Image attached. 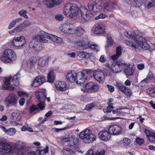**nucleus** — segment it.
Instances as JSON below:
<instances>
[{"label":"nucleus","mask_w":155,"mask_h":155,"mask_svg":"<svg viewBox=\"0 0 155 155\" xmlns=\"http://www.w3.org/2000/svg\"><path fill=\"white\" fill-rule=\"evenodd\" d=\"M44 36L38 35L36 37V38L39 39V41L41 42L45 43L48 42V40L45 37L57 43H60L63 41L62 38H61L45 32H44Z\"/></svg>","instance_id":"obj_4"},{"label":"nucleus","mask_w":155,"mask_h":155,"mask_svg":"<svg viewBox=\"0 0 155 155\" xmlns=\"http://www.w3.org/2000/svg\"><path fill=\"white\" fill-rule=\"evenodd\" d=\"M69 147L63 149L61 151V153L63 155H76L74 152Z\"/></svg>","instance_id":"obj_28"},{"label":"nucleus","mask_w":155,"mask_h":155,"mask_svg":"<svg viewBox=\"0 0 155 155\" xmlns=\"http://www.w3.org/2000/svg\"><path fill=\"white\" fill-rule=\"evenodd\" d=\"M7 153H10L12 151V147L6 143H2L0 144V155L2 154L4 151Z\"/></svg>","instance_id":"obj_13"},{"label":"nucleus","mask_w":155,"mask_h":155,"mask_svg":"<svg viewBox=\"0 0 155 155\" xmlns=\"http://www.w3.org/2000/svg\"><path fill=\"white\" fill-rule=\"evenodd\" d=\"M23 24L22 23L16 26L15 29L17 33L21 32L23 29Z\"/></svg>","instance_id":"obj_49"},{"label":"nucleus","mask_w":155,"mask_h":155,"mask_svg":"<svg viewBox=\"0 0 155 155\" xmlns=\"http://www.w3.org/2000/svg\"><path fill=\"white\" fill-rule=\"evenodd\" d=\"M49 147L48 146H46L45 149L38 150V153L40 155H44L48 152Z\"/></svg>","instance_id":"obj_44"},{"label":"nucleus","mask_w":155,"mask_h":155,"mask_svg":"<svg viewBox=\"0 0 155 155\" xmlns=\"http://www.w3.org/2000/svg\"><path fill=\"white\" fill-rule=\"evenodd\" d=\"M77 75V73H76L74 71H71L67 74L66 78L67 80L70 82L71 83L75 82L76 80Z\"/></svg>","instance_id":"obj_23"},{"label":"nucleus","mask_w":155,"mask_h":155,"mask_svg":"<svg viewBox=\"0 0 155 155\" xmlns=\"http://www.w3.org/2000/svg\"><path fill=\"white\" fill-rule=\"evenodd\" d=\"M39 101V102L37 106L38 107V110L39 109L42 110L45 107V101Z\"/></svg>","instance_id":"obj_45"},{"label":"nucleus","mask_w":155,"mask_h":155,"mask_svg":"<svg viewBox=\"0 0 155 155\" xmlns=\"http://www.w3.org/2000/svg\"><path fill=\"white\" fill-rule=\"evenodd\" d=\"M94 33L96 35L105 34L106 32L104 26L102 24L97 25L95 28Z\"/></svg>","instance_id":"obj_19"},{"label":"nucleus","mask_w":155,"mask_h":155,"mask_svg":"<svg viewBox=\"0 0 155 155\" xmlns=\"http://www.w3.org/2000/svg\"><path fill=\"white\" fill-rule=\"evenodd\" d=\"M48 57L45 56L40 58L38 61V64L41 67L45 66L48 62Z\"/></svg>","instance_id":"obj_22"},{"label":"nucleus","mask_w":155,"mask_h":155,"mask_svg":"<svg viewBox=\"0 0 155 155\" xmlns=\"http://www.w3.org/2000/svg\"><path fill=\"white\" fill-rule=\"evenodd\" d=\"M144 133L146 134L147 138L150 141L152 142L154 139V133L151 132L148 129H145L144 130Z\"/></svg>","instance_id":"obj_30"},{"label":"nucleus","mask_w":155,"mask_h":155,"mask_svg":"<svg viewBox=\"0 0 155 155\" xmlns=\"http://www.w3.org/2000/svg\"><path fill=\"white\" fill-rule=\"evenodd\" d=\"M108 130L111 135H117L121 134L122 129L119 125L114 124L110 125L108 127Z\"/></svg>","instance_id":"obj_10"},{"label":"nucleus","mask_w":155,"mask_h":155,"mask_svg":"<svg viewBox=\"0 0 155 155\" xmlns=\"http://www.w3.org/2000/svg\"><path fill=\"white\" fill-rule=\"evenodd\" d=\"M147 40L142 37H139V40L137 41V44L141 48L147 50L149 49V45L147 43Z\"/></svg>","instance_id":"obj_17"},{"label":"nucleus","mask_w":155,"mask_h":155,"mask_svg":"<svg viewBox=\"0 0 155 155\" xmlns=\"http://www.w3.org/2000/svg\"><path fill=\"white\" fill-rule=\"evenodd\" d=\"M16 55L14 51L10 49H6L4 51L0 59L5 63H10L15 60Z\"/></svg>","instance_id":"obj_2"},{"label":"nucleus","mask_w":155,"mask_h":155,"mask_svg":"<svg viewBox=\"0 0 155 155\" xmlns=\"http://www.w3.org/2000/svg\"><path fill=\"white\" fill-rule=\"evenodd\" d=\"M37 61V59L35 57L32 56L29 60L28 62V64L32 68L35 64Z\"/></svg>","instance_id":"obj_35"},{"label":"nucleus","mask_w":155,"mask_h":155,"mask_svg":"<svg viewBox=\"0 0 155 155\" xmlns=\"http://www.w3.org/2000/svg\"><path fill=\"white\" fill-rule=\"evenodd\" d=\"M129 33L128 32H125L124 34L125 36L128 38H132L135 40L136 43H137V41L139 40V37H138V36H135L134 35L132 34H130V35H127V34H128Z\"/></svg>","instance_id":"obj_38"},{"label":"nucleus","mask_w":155,"mask_h":155,"mask_svg":"<svg viewBox=\"0 0 155 155\" xmlns=\"http://www.w3.org/2000/svg\"><path fill=\"white\" fill-rule=\"evenodd\" d=\"M130 47L133 49H134L136 51H139L138 46H137L133 42L130 45Z\"/></svg>","instance_id":"obj_58"},{"label":"nucleus","mask_w":155,"mask_h":155,"mask_svg":"<svg viewBox=\"0 0 155 155\" xmlns=\"http://www.w3.org/2000/svg\"><path fill=\"white\" fill-rule=\"evenodd\" d=\"M55 18L58 21H62L64 18L63 16L61 15L58 14L55 16Z\"/></svg>","instance_id":"obj_61"},{"label":"nucleus","mask_w":155,"mask_h":155,"mask_svg":"<svg viewBox=\"0 0 155 155\" xmlns=\"http://www.w3.org/2000/svg\"><path fill=\"white\" fill-rule=\"evenodd\" d=\"M87 6L90 10L93 12H100L102 8V6L97 4L95 2H92L88 3Z\"/></svg>","instance_id":"obj_14"},{"label":"nucleus","mask_w":155,"mask_h":155,"mask_svg":"<svg viewBox=\"0 0 155 155\" xmlns=\"http://www.w3.org/2000/svg\"><path fill=\"white\" fill-rule=\"evenodd\" d=\"M27 11L26 10H22L18 12V14L21 16L24 17L26 19L28 18V16L27 15Z\"/></svg>","instance_id":"obj_46"},{"label":"nucleus","mask_w":155,"mask_h":155,"mask_svg":"<svg viewBox=\"0 0 155 155\" xmlns=\"http://www.w3.org/2000/svg\"><path fill=\"white\" fill-rule=\"evenodd\" d=\"M105 151L104 150L97 151L95 153L96 155H104Z\"/></svg>","instance_id":"obj_60"},{"label":"nucleus","mask_w":155,"mask_h":155,"mask_svg":"<svg viewBox=\"0 0 155 155\" xmlns=\"http://www.w3.org/2000/svg\"><path fill=\"white\" fill-rule=\"evenodd\" d=\"M12 119L14 122H16L21 120V116L19 113L15 112L12 113L11 114Z\"/></svg>","instance_id":"obj_32"},{"label":"nucleus","mask_w":155,"mask_h":155,"mask_svg":"<svg viewBox=\"0 0 155 155\" xmlns=\"http://www.w3.org/2000/svg\"><path fill=\"white\" fill-rule=\"evenodd\" d=\"M127 3L131 5H136L138 7L141 6L142 5L141 3L140 2H138L137 0H136V1L135 0H129L127 1Z\"/></svg>","instance_id":"obj_41"},{"label":"nucleus","mask_w":155,"mask_h":155,"mask_svg":"<svg viewBox=\"0 0 155 155\" xmlns=\"http://www.w3.org/2000/svg\"><path fill=\"white\" fill-rule=\"evenodd\" d=\"M115 86L117 89L121 91L122 92H124L126 87L124 85H122L119 83H117L115 85Z\"/></svg>","instance_id":"obj_43"},{"label":"nucleus","mask_w":155,"mask_h":155,"mask_svg":"<svg viewBox=\"0 0 155 155\" xmlns=\"http://www.w3.org/2000/svg\"><path fill=\"white\" fill-rule=\"evenodd\" d=\"M135 142L138 145H142L144 143V139L139 137L137 138Z\"/></svg>","instance_id":"obj_50"},{"label":"nucleus","mask_w":155,"mask_h":155,"mask_svg":"<svg viewBox=\"0 0 155 155\" xmlns=\"http://www.w3.org/2000/svg\"><path fill=\"white\" fill-rule=\"evenodd\" d=\"M35 94L36 97L38 101H45L46 96L45 91L41 89L37 90L36 91Z\"/></svg>","instance_id":"obj_12"},{"label":"nucleus","mask_w":155,"mask_h":155,"mask_svg":"<svg viewBox=\"0 0 155 155\" xmlns=\"http://www.w3.org/2000/svg\"><path fill=\"white\" fill-rule=\"evenodd\" d=\"M15 133V129L14 128H12L8 129V131L7 133L10 135H13Z\"/></svg>","instance_id":"obj_53"},{"label":"nucleus","mask_w":155,"mask_h":155,"mask_svg":"<svg viewBox=\"0 0 155 155\" xmlns=\"http://www.w3.org/2000/svg\"><path fill=\"white\" fill-rule=\"evenodd\" d=\"M85 31L81 27H77L76 29L74 28L73 34L77 37H81L84 33Z\"/></svg>","instance_id":"obj_25"},{"label":"nucleus","mask_w":155,"mask_h":155,"mask_svg":"<svg viewBox=\"0 0 155 155\" xmlns=\"http://www.w3.org/2000/svg\"><path fill=\"white\" fill-rule=\"evenodd\" d=\"M45 80V78L43 77H37L34 80L31 85L34 87H37L44 83Z\"/></svg>","instance_id":"obj_20"},{"label":"nucleus","mask_w":155,"mask_h":155,"mask_svg":"<svg viewBox=\"0 0 155 155\" xmlns=\"http://www.w3.org/2000/svg\"><path fill=\"white\" fill-rule=\"evenodd\" d=\"M98 135L101 139L104 141H107L110 139L111 134L108 130H103L99 132Z\"/></svg>","instance_id":"obj_15"},{"label":"nucleus","mask_w":155,"mask_h":155,"mask_svg":"<svg viewBox=\"0 0 155 155\" xmlns=\"http://www.w3.org/2000/svg\"><path fill=\"white\" fill-rule=\"evenodd\" d=\"M107 44L106 47L109 48L113 44V40L111 36L110 35H107Z\"/></svg>","instance_id":"obj_36"},{"label":"nucleus","mask_w":155,"mask_h":155,"mask_svg":"<svg viewBox=\"0 0 155 155\" xmlns=\"http://www.w3.org/2000/svg\"><path fill=\"white\" fill-rule=\"evenodd\" d=\"M43 3L48 8H52L55 6L53 0H44Z\"/></svg>","instance_id":"obj_33"},{"label":"nucleus","mask_w":155,"mask_h":155,"mask_svg":"<svg viewBox=\"0 0 155 155\" xmlns=\"http://www.w3.org/2000/svg\"><path fill=\"white\" fill-rule=\"evenodd\" d=\"M123 109L122 107L117 108L115 110H113L112 113L113 114H115L117 115H119L121 114V110Z\"/></svg>","instance_id":"obj_55"},{"label":"nucleus","mask_w":155,"mask_h":155,"mask_svg":"<svg viewBox=\"0 0 155 155\" xmlns=\"http://www.w3.org/2000/svg\"><path fill=\"white\" fill-rule=\"evenodd\" d=\"M126 64L122 60L114 62L111 66V69L115 73L120 72L124 68Z\"/></svg>","instance_id":"obj_5"},{"label":"nucleus","mask_w":155,"mask_h":155,"mask_svg":"<svg viewBox=\"0 0 155 155\" xmlns=\"http://www.w3.org/2000/svg\"><path fill=\"white\" fill-rule=\"evenodd\" d=\"M114 4L110 2H106L103 5V10L105 13L112 11L114 9Z\"/></svg>","instance_id":"obj_21"},{"label":"nucleus","mask_w":155,"mask_h":155,"mask_svg":"<svg viewBox=\"0 0 155 155\" xmlns=\"http://www.w3.org/2000/svg\"><path fill=\"white\" fill-rule=\"evenodd\" d=\"M78 47L82 49H84L88 48L92 49L94 50L97 46L96 44H92L89 42L84 41V40H80L76 42Z\"/></svg>","instance_id":"obj_6"},{"label":"nucleus","mask_w":155,"mask_h":155,"mask_svg":"<svg viewBox=\"0 0 155 155\" xmlns=\"http://www.w3.org/2000/svg\"><path fill=\"white\" fill-rule=\"evenodd\" d=\"M84 87L87 90V92L89 93L96 92L99 89V86L97 84L91 82L86 83Z\"/></svg>","instance_id":"obj_9"},{"label":"nucleus","mask_w":155,"mask_h":155,"mask_svg":"<svg viewBox=\"0 0 155 155\" xmlns=\"http://www.w3.org/2000/svg\"><path fill=\"white\" fill-rule=\"evenodd\" d=\"M26 42L25 37L20 36L15 38L12 40L11 41V43L14 46L17 47H21L25 44Z\"/></svg>","instance_id":"obj_8"},{"label":"nucleus","mask_w":155,"mask_h":155,"mask_svg":"<svg viewBox=\"0 0 155 155\" xmlns=\"http://www.w3.org/2000/svg\"><path fill=\"white\" fill-rule=\"evenodd\" d=\"M134 71V67H127L124 70V72L126 75L131 76L133 75Z\"/></svg>","instance_id":"obj_29"},{"label":"nucleus","mask_w":155,"mask_h":155,"mask_svg":"<svg viewBox=\"0 0 155 155\" xmlns=\"http://www.w3.org/2000/svg\"><path fill=\"white\" fill-rule=\"evenodd\" d=\"M79 140L77 139H74L73 141L70 142V144L68 145V146L71 149L75 150L78 147Z\"/></svg>","instance_id":"obj_27"},{"label":"nucleus","mask_w":155,"mask_h":155,"mask_svg":"<svg viewBox=\"0 0 155 155\" xmlns=\"http://www.w3.org/2000/svg\"><path fill=\"white\" fill-rule=\"evenodd\" d=\"M106 61V58L104 55H102L100 57L99 59V61L102 63Z\"/></svg>","instance_id":"obj_64"},{"label":"nucleus","mask_w":155,"mask_h":155,"mask_svg":"<svg viewBox=\"0 0 155 155\" xmlns=\"http://www.w3.org/2000/svg\"><path fill=\"white\" fill-rule=\"evenodd\" d=\"M122 53L121 47L118 46L116 48V54L120 56Z\"/></svg>","instance_id":"obj_52"},{"label":"nucleus","mask_w":155,"mask_h":155,"mask_svg":"<svg viewBox=\"0 0 155 155\" xmlns=\"http://www.w3.org/2000/svg\"><path fill=\"white\" fill-rule=\"evenodd\" d=\"M149 81L146 78L140 82V84L142 87H145L147 85V84Z\"/></svg>","instance_id":"obj_57"},{"label":"nucleus","mask_w":155,"mask_h":155,"mask_svg":"<svg viewBox=\"0 0 155 155\" xmlns=\"http://www.w3.org/2000/svg\"><path fill=\"white\" fill-rule=\"evenodd\" d=\"M131 142V141L130 139L127 137H125L123 139L122 144L124 146L127 147L129 146Z\"/></svg>","instance_id":"obj_42"},{"label":"nucleus","mask_w":155,"mask_h":155,"mask_svg":"<svg viewBox=\"0 0 155 155\" xmlns=\"http://www.w3.org/2000/svg\"><path fill=\"white\" fill-rule=\"evenodd\" d=\"M38 107L35 105L33 104L30 108V113H32L35 110H38Z\"/></svg>","instance_id":"obj_51"},{"label":"nucleus","mask_w":155,"mask_h":155,"mask_svg":"<svg viewBox=\"0 0 155 155\" xmlns=\"http://www.w3.org/2000/svg\"><path fill=\"white\" fill-rule=\"evenodd\" d=\"M107 17V16L104 14L100 13L97 16L95 17V19L97 20L99 18H104Z\"/></svg>","instance_id":"obj_56"},{"label":"nucleus","mask_w":155,"mask_h":155,"mask_svg":"<svg viewBox=\"0 0 155 155\" xmlns=\"http://www.w3.org/2000/svg\"><path fill=\"white\" fill-rule=\"evenodd\" d=\"M94 107V104L93 103L88 104L86 106L85 109L86 110H89Z\"/></svg>","instance_id":"obj_59"},{"label":"nucleus","mask_w":155,"mask_h":155,"mask_svg":"<svg viewBox=\"0 0 155 155\" xmlns=\"http://www.w3.org/2000/svg\"><path fill=\"white\" fill-rule=\"evenodd\" d=\"M63 29L65 33L69 34H73V31L74 28H70V26L67 25L66 27H64Z\"/></svg>","instance_id":"obj_39"},{"label":"nucleus","mask_w":155,"mask_h":155,"mask_svg":"<svg viewBox=\"0 0 155 155\" xmlns=\"http://www.w3.org/2000/svg\"><path fill=\"white\" fill-rule=\"evenodd\" d=\"M149 81L152 80H154V76L153 74L150 72L149 73L148 75L146 78Z\"/></svg>","instance_id":"obj_54"},{"label":"nucleus","mask_w":155,"mask_h":155,"mask_svg":"<svg viewBox=\"0 0 155 155\" xmlns=\"http://www.w3.org/2000/svg\"><path fill=\"white\" fill-rule=\"evenodd\" d=\"M145 4L148 8L155 6V0H146Z\"/></svg>","instance_id":"obj_37"},{"label":"nucleus","mask_w":155,"mask_h":155,"mask_svg":"<svg viewBox=\"0 0 155 155\" xmlns=\"http://www.w3.org/2000/svg\"><path fill=\"white\" fill-rule=\"evenodd\" d=\"M56 88L61 91H65L68 88L66 83L63 81H57L55 84Z\"/></svg>","instance_id":"obj_18"},{"label":"nucleus","mask_w":155,"mask_h":155,"mask_svg":"<svg viewBox=\"0 0 155 155\" xmlns=\"http://www.w3.org/2000/svg\"><path fill=\"white\" fill-rule=\"evenodd\" d=\"M54 72L53 70H51L48 73L47 79L48 81L49 82H53L55 76L54 75Z\"/></svg>","instance_id":"obj_34"},{"label":"nucleus","mask_w":155,"mask_h":155,"mask_svg":"<svg viewBox=\"0 0 155 155\" xmlns=\"http://www.w3.org/2000/svg\"><path fill=\"white\" fill-rule=\"evenodd\" d=\"M79 11L82 18L86 21L91 20L93 17L91 12L84 6L79 8L76 4L69 2L63 8L64 14L66 17L75 20L77 19Z\"/></svg>","instance_id":"obj_1"},{"label":"nucleus","mask_w":155,"mask_h":155,"mask_svg":"<svg viewBox=\"0 0 155 155\" xmlns=\"http://www.w3.org/2000/svg\"><path fill=\"white\" fill-rule=\"evenodd\" d=\"M20 78V71H18L13 77H12V81L14 85L17 86L19 85Z\"/></svg>","instance_id":"obj_24"},{"label":"nucleus","mask_w":155,"mask_h":155,"mask_svg":"<svg viewBox=\"0 0 155 155\" xmlns=\"http://www.w3.org/2000/svg\"><path fill=\"white\" fill-rule=\"evenodd\" d=\"M2 89L4 90H8L10 91H12L14 90L15 88L13 86H10V83L4 82V84Z\"/></svg>","instance_id":"obj_31"},{"label":"nucleus","mask_w":155,"mask_h":155,"mask_svg":"<svg viewBox=\"0 0 155 155\" xmlns=\"http://www.w3.org/2000/svg\"><path fill=\"white\" fill-rule=\"evenodd\" d=\"M5 102L8 107L11 106L15 105L17 103L16 95L13 93H10L8 96L5 98Z\"/></svg>","instance_id":"obj_7"},{"label":"nucleus","mask_w":155,"mask_h":155,"mask_svg":"<svg viewBox=\"0 0 155 155\" xmlns=\"http://www.w3.org/2000/svg\"><path fill=\"white\" fill-rule=\"evenodd\" d=\"M16 23L14 20L12 21L9 24L8 27V29H11L15 26Z\"/></svg>","instance_id":"obj_62"},{"label":"nucleus","mask_w":155,"mask_h":155,"mask_svg":"<svg viewBox=\"0 0 155 155\" xmlns=\"http://www.w3.org/2000/svg\"><path fill=\"white\" fill-rule=\"evenodd\" d=\"M93 75L94 79L97 81L103 82L104 80V74L102 71H95L94 72Z\"/></svg>","instance_id":"obj_16"},{"label":"nucleus","mask_w":155,"mask_h":155,"mask_svg":"<svg viewBox=\"0 0 155 155\" xmlns=\"http://www.w3.org/2000/svg\"><path fill=\"white\" fill-rule=\"evenodd\" d=\"M119 55L116 54L112 56L111 57V58L113 61H115L117 60L118 58L120 57Z\"/></svg>","instance_id":"obj_63"},{"label":"nucleus","mask_w":155,"mask_h":155,"mask_svg":"<svg viewBox=\"0 0 155 155\" xmlns=\"http://www.w3.org/2000/svg\"><path fill=\"white\" fill-rule=\"evenodd\" d=\"M77 78L75 82L78 84H83L85 80L87 79V77L86 76L85 73L83 72L80 71L77 73Z\"/></svg>","instance_id":"obj_11"},{"label":"nucleus","mask_w":155,"mask_h":155,"mask_svg":"<svg viewBox=\"0 0 155 155\" xmlns=\"http://www.w3.org/2000/svg\"><path fill=\"white\" fill-rule=\"evenodd\" d=\"M112 105H108L107 107V108L104 109V113H108L110 112L114 108V107L112 106Z\"/></svg>","instance_id":"obj_47"},{"label":"nucleus","mask_w":155,"mask_h":155,"mask_svg":"<svg viewBox=\"0 0 155 155\" xmlns=\"http://www.w3.org/2000/svg\"><path fill=\"white\" fill-rule=\"evenodd\" d=\"M79 136L83 139L84 142L87 143H92L96 140V136L92 134L89 129H87L80 133Z\"/></svg>","instance_id":"obj_3"},{"label":"nucleus","mask_w":155,"mask_h":155,"mask_svg":"<svg viewBox=\"0 0 155 155\" xmlns=\"http://www.w3.org/2000/svg\"><path fill=\"white\" fill-rule=\"evenodd\" d=\"M147 92L150 95V96L155 98V87L147 89Z\"/></svg>","instance_id":"obj_40"},{"label":"nucleus","mask_w":155,"mask_h":155,"mask_svg":"<svg viewBox=\"0 0 155 155\" xmlns=\"http://www.w3.org/2000/svg\"><path fill=\"white\" fill-rule=\"evenodd\" d=\"M77 56L81 58H89L91 57V54L83 51H78L77 53Z\"/></svg>","instance_id":"obj_26"},{"label":"nucleus","mask_w":155,"mask_h":155,"mask_svg":"<svg viewBox=\"0 0 155 155\" xmlns=\"http://www.w3.org/2000/svg\"><path fill=\"white\" fill-rule=\"evenodd\" d=\"M124 93L126 95L130 96L132 94L131 90L130 89L127 87H126V88L124 91Z\"/></svg>","instance_id":"obj_48"}]
</instances>
